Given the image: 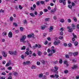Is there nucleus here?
<instances>
[{
  "instance_id": "f257e3e1",
  "label": "nucleus",
  "mask_w": 79,
  "mask_h": 79,
  "mask_svg": "<svg viewBox=\"0 0 79 79\" xmlns=\"http://www.w3.org/2000/svg\"><path fill=\"white\" fill-rule=\"evenodd\" d=\"M26 38V36L25 35H24L21 37V38L20 40V41L23 43H26V41L25 40Z\"/></svg>"
},
{
  "instance_id": "f03ea898",
  "label": "nucleus",
  "mask_w": 79,
  "mask_h": 79,
  "mask_svg": "<svg viewBox=\"0 0 79 79\" xmlns=\"http://www.w3.org/2000/svg\"><path fill=\"white\" fill-rule=\"evenodd\" d=\"M60 43V40H55L53 44L55 45H58Z\"/></svg>"
},
{
  "instance_id": "7ed1b4c3",
  "label": "nucleus",
  "mask_w": 79,
  "mask_h": 79,
  "mask_svg": "<svg viewBox=\"0 0 79 79\" xmlns=\"http://www.w3.org/2000/svg\"><path fill=\"white\" fill-rule=\"evenodd\" d=\"M27 51L25 52V57L27 56V55H29V48H27L26 49Z\"/></svg>"
},
{
  "instance_id": "20e7f679",
  "label": "nucleus",
  "mask_w": 79,
  "mask_h": 79,
  "mask_svg": "<svg viewBox=\"0 0 79 79\" xmlns=\"http://www.w3.org/2000/svg\"><path fill=\"white\" fill-rule=\"evenodd\" d=\"M54 46H52L51 48V50L50 52L52 53H55V50Z\"/></svg>"
},
{
  "instance_id": "39448f33",
  "label": "nucleus",
  "mask_w": 79,
  "mask_h": 79,
  "mask_svg": "<svg viewBox=\"0 0 79 79\" xmlns=\"http://www.w3.org/2000/svg\"><path fill=\"white\" fill-rule=\"evenodd\" d=\"M49 32H51L52 31H53V27L52 26H50L49 28Z\"/></svg>"
},
{
  "instance_id": "423d86ee",
  "label": "nucleus",
  "mask_w": 79,
  "mask_h": 79,
  "mask_svg": "<svg viewBox=\"0 0 79 79\" xmlns=\"http://www.w3.org/2000/svg\"><path fill=\"white\" fill-rule=\"evenodd\" d=\"M13 36V34H12V32L10 31L9 32L8 34V36L10 38H11L12 36Z\"/></svg>"
},
{
  "instance_id": "0eeeda50",
  "label": "nucleus",
  "mask_w": 79,
  "mask_h": 79,
  "mask_svg": "<svg viewBox=\"0 0 79 79\" xmlns=\"http://www.w3.org/2000/svg\"><path fill=\"white\" fill-rule=\"evenodd\" d=\"M34 36V34H29L27 35V37L28 38H31V37H33Z\"/></svg>"
},
{
  "instance_id": "6e6552de",
  "label": "nucleus",
  "mask_w": 79,
  "mask_h": 79,
  "mask_svg": "<svg viewBox=\"0 0 79 79\" xmlns=\"http://www.w3.org/2000/svg\"><path fill=\"white\" fill-rule=\"evenodd\" d=\"M73 37L72 39V41H74V40H75V38H76V35H74V33L73 34Z\"/></svg>"
},
{
  "instance_id": "1a4fd4ad",
  "label": "nucleus",
  "mask_w": 79,
  "mask_h": 79,
  "mask_svg": "<svg viewBox=\"0 0 79 79\" xmlns=\"http://www.w3.org/2000/svg\"><path fill=\"white\" fill-rule=\"evenodd\" d=\"M72 68L73 69H77V65H75L73 67H72Z\"/></svg>"
},
{
  "instance_id": "9d476101",
  "label": "nucleus",
  "mask_w": 79,
  "mask_h": 79,
  "mask_svg": "<svg viewBox=\"0 0 79 79\" xmlns=\"http://www.w3.org/2000/svg\"><path fill=\"white\" fill-rule=\"evenodd\" d=\"M78 54H79V53H78V52H75L73 53V55L74 56H77V55H78Z\"/></svg>"
},
{
  "instance_id": "9b49d317",
  "label": "nucleus",
  "mask_w": 79,
  "mask_h": 79,
  "mask_svg": "<svg viewBox=\"0 0 79 79\" xmlns=\"http://www.w3.org/2000/svg\"><path fill=\"white\" fill-rule=\"evenodd\" d=\"M71 27L72 28V29H74L75 28H76V26H75V25L73 23L72 24Z\"/></svg>"
},
{
  "instance_id": "f8f14e48",
  "label": "nucleus",
  "mask_w": 79,
  "mask_h": 79,
  "mask_svg": "<svg viewBox=\"0 0 79 79\" xmlns=\"http://www.w3.org/2000/svg\"><path fill=\"white\" fill-rule=\"evenodd\" d=\"M3 36L4 37H5L6 35L7 34V33L6 32H4L2 34Z\"/></svg>"
},
{
  "instance_id": "ddd939ff",
  "label": "nucleus",
  "mask_w": 79,
  "mask_h": 79,
  "mask_svg": "<svg viewBox=\"0 0 79 79\" xmlns=\"http://www.w3.org/2000/svg\"><path fill=\"white\" fill-rule=\"evenodd\" d=\"M2 55L4 57H6V56H7L6 53H5V52H3Z\"/></svg>"
},
{
  "instance_id": "4468645a",
  "label": "nucleus",
  "mask_w": 79,
  "mask_h": 79,
  "mask_svg": "<svg viewBox=\"0 0 79 79\" xmlns=\"http://www.w3.org/2000/svg\"><path fill=\"white\" fill-rule=\"evenodd\" d=\"M43 76V74L42 73H40L39 75V77L41 78Z\"/></svg>"
},
{
  "instance_id": "2eb2a0df",
  "label": "nucleus",
  "mask_w": 79,
  "mask_h": 79,
  "mask_svg": "<svg viewBox=\"0 0 79 79\" xmlns=\"http://www.w3.org/2000/svg\"><path fill=\"white\" fill-rule=\"evenodd\" d=\"M64 64H66V66H68L69 64H68V62L67 61H66V60L64 61Z\"/></svg>"
},
{
  "instance_id": "dca6fc26",
  "label": "nucleus",
  "mask_w": 79,
  "mask_h": 79,
  "mask_svg": "<svg viewBox=\"0 0 79 79\" xmlns=\"http://www.w3.org/2000/svg\"><path fill=\"white\" fill-rule=\"evenodd\" d=\"M26 49V46H23V47L21 48V50H25Z\"/></svg>"
},
{
  "instance_id": "f3484780",
  "label": "nucleus",
  "mask_w": 79,
  "mask_h": 79,
  "mask_svg": "<svg viewBox=\"0 0 79 79\" xmlns=\"http://www.w3.org/2000/svg\"><path fill=\"white\" fill-rule=\"evenodd\" d=\"M36 68H37L34 65H32L31 66V69H36Z\"/></svg>"
},
{
  "instance_id": "a211bd4d",
  "label": "nucleus",
  "mask_w": 79,
  "mask_h": 79,
  "mask_svg": "<svg viewBox=\"0 0 79 79\" xmlns=\"http://www.w3.org/2000/svg\"><path fill=\"white\" fill-rule=\"evenodd\" d=\"M10 21H13V18L12 17H10L9 19Z\"/></svg>"
},
{
  "instance_id": "6ab92c4d",
  "label": "nucleus",
  "mask_w": 79,
  "mask_h": 79,
  "mask_svg": "<svg viewBox=\"0 0 79 79\" xmlns=\"http://www.w3.org/2000/svg\"><path fill=\"white\" fill-rule=\"evenodd\" d=\"M46 27V26L45 25H44L41 27V29L42 30H44V29H45V28Z\"/></svg>"
},
{
  "instance_id": "aec40b11",
  "label": "nucleus",
  "mask_w": 79,
  "mask_h": 79,
  "mask_svg": "<svg viewBox=\"0 0 79 79\" xmlns=\"http://www.w3.org/2000/svg\"><path fill=\"white\" fill-rule=\"evenodd\" d=\"M37 54L39 56H40L42 54V52L40 51H38L37 52Z\"/></svg>"
},
{
  "instance_id": "412c9836",
  "label": "nucleus",
  "mask_w": 79,
  "mask_h": 79,
  "mask_svg": "<svg viewBox=\"0 0 79 79\" xmlns=\"http://www.w3.org/2000/svg\"><path fill=\"white\" fill-rule=\"evenodd\" d=\"M45 21H50V18H46L44 19Z\"/></svg>"
},
{
  "instance_id": "4be33fe9",
  "label": "nucleus",
  "mask_w": 79,
  "mask_h": 79,
  "mask_svg": "<svg viewBox=\"0 0 79 79\" xmlns=\"http://www.w3.org/2000/svg\"><path fill=\"white\" fill-rule=\"evenodd\" d=\"M50 13H52V14H54L55 13V12L53 10H50Z\"/></svg>"
},
{
  "instance_id": "5701e85b",
  "label": "nucleus",
  "mask_w": 79,
  "mask_h": 79,
  "mask_svg": "<svg viewBox=\"0 0 79 79\" xmlns=\"http://www.w3.org/2000/svg\"><path fill=\"white\" fill-rule=\"evenodd\" d=\"M54 70H58V67L57 66H54Z\"/></svg>"
},
{
  "instance_id": "b1692460",
  "label": "nucleus",
  "mask_w": 79,
  "mask_h": 79,
  "mask_svg": "<svg viewBox=\"0 0 79 79\" xmlns=\"http://www.w3.org/2000/svg\"><path fill=\"white\" fill-rule=\"evenodd\" d=\"M30 16H32V17H34V16H35V15H34V14L32 13H30Z\"/></svg>"
},
{
  "instance_id": "393cba45",
  "label": "nucleus",
  "mask_w": 79,
  "mask_h": 79,
  "mask_svg": "<svg viewBox=\"0 0 79 79\" xmlns=\"http://www.w3.org/2000/svg\"><path fill=\"white\" fill-rule=\"evenodd\" d=\"M58 70H54V73L56 74H58V71H57Z\"/></svg>"
},
{
  "instance_id": "a878e982",
  "label": "nucleus",
  "mask_w": 79,
  "mask_h": 79,
  "mask_svg": "<svg viewBox=\"0 0 79 79\" xmlns=\"http://www.w3.org/2000/svg\"><path fill=\"white\" fill-rule=\"evenodd\" d=\"M17 54L18 52H17V51H15L14 52H13V54H14V55H16Z\"/></svg>"
},
{
  "instance_id": "bb28decb",
  "label": "nucleus",
  "mask_w": 79,
  "mask_h": 79,
  "mask_svg": "<svg viewBox=\"0 0 79 79\" xmlns=\"http://www.w3.org/2000/svg\"><path fill=\"white\" fill-rule=\"evenodd\" d=\"M63 3L64 5H66V0H63Z\"/></svg>"
},
{
  "instance_id": "cd10ccee",
  "label": "nucleus",
  "mask_w": 79,
  "mask_h": 79,
  "mask_svg": "<svg viewBox=\"0 0 79 79\" xmlns=\"http://www.w3.org/2000/svg\"><path fill=\"white\" fill-rule=\"evenodd\" d=\"M60 21L61 23H64V19H61L60 20Z\"/></svg>"
},
{
  "instance_id": "c85d7f7f",
  "label": "nucleus",
  "mask_w": 79,
  "mask_h": 79,
  "mask_svg": "<svg viewBox=\"0 0 79 79\" xmlns=\"http://www.w3.org/2000/svg\"><path fill=\"white\" fill-rule=\"evenodd\" d=\"M68 7L70 9H71V8H72V6H71V5H68Z\"/></svg>"
},
{
  "instance_id": "c756f323",
  "label": "nucleus",
  "mask_w": 79,
  "mask_h": 79,
  "mask_svg": "<svg viewBox=\"0 0 79 79\" xmlns=\"http://www.w3.org/2000/svg\"><path fill=\"white\" fill-rule=\"evenodd\" d=\"M59 77V76L58 75L55 74L54 75V77H56V78H58Z\"/></svg>"
},
{
  "instance_id": "7c9ffc66",
  "label": "nucleus",
  "mask_w": 79,
  "mask_h": 79,
  "mask_svg": "<svg viewBox=\"0 0 79 79\" xmlns=\"http://www.w3.org/2000/svg\"><path fill=\"white\" fill-rule=\"evenodd\" d=\"M9 53L10 55H13V51H9Z\"/></svg>"
},
{
  "instance_id": "2f4dec72",
  "label": "nucleus",
  "mask_w": 79,
  "mask_h": 79,
  "mask_svg": "<svg viewBox=\"0 0 79 79\" xmlns=\"http://www.w3.org/2000/svg\"><path fill=\"white\" fill-rule=\"evenodd\" d=\"M67 21L68 23H70L71 22V19H68L67 20Z\"/></svg>"
},
{
  "instance_id": "473e14b6",
  "label": "nucleus",
  "mask_w": 79,
  "mask_h": 79,
  "mask_svg": "<svg viewBox=\"0 0 79 79\" xmlns=\"http://www.w3.org/2000/svg\"><path fill=\"white\" fill-rule=\"evenodd\" d=\"M73 21H74L75 22H76V21H77V19H76V17H73Z\"/></svg>"
},
{
  "instance_id": "72a5a7b5",
  "label": "nucleus",
  "mask_w": 79,
  "mask_h": 79,
  "mask_svg": "<svg viewBox=\"0 0 79 79\" xmlns=\"http://www.w3.org/2000/svg\"><path fill=\"white\" fill-rule=\"evenodd\" d=\"M72 46V44L71 43H69L68 44V47H71Z\"/></svg>"
},
{
  "instance_id": "f704fd0d",
  "label": "nucleus",
  "mask_w": 79,
  "mask_h": 79,
  "mask_svg": "<svg viewBox=\"0 0 79 79\" xmlns=\"http://www.w3.org/2000/svg\"><path fill=\"white\" fill-rule=\"evenodd\" d=\"M25 54H24V55H22L21 56V58H22V59H24V57H25Z\"/></svg>"
},
{
  "instance_id": "c9c22d12",
  "label": "nucleus",
  "mask_w": 79,
  "mask_h": 79,
  "mask_svg": "<svg viewBox=\"0 0 79 79\" xmlns=\"http://www.w3.org/2000/svg\"><path fill=\"white\" fill-rule=\"evenodd\" d=\"M14 76H17L18 75V73H17V72H15L14 73Z\"/></svg>"
},
{
  "instance_id": "e433bc0d",
  "label": "nucleus",
  "mask_w": 79,
  "mask_h": 79,
  "mask_svg": "<svg viewBox=\"0 0 79 79\" xmlns=\"http://www.w3.org/2000/svg\"><path fill=\"white\" fill-rule=\"evenodd\" d=\"M30 63V61H26V64L27 65V64H29Z\"/></svg>"
},
{
  "instance_id": "4c0bfd02",
  "label": "nucleus",
  "mask_w": 79,
  "mask_h": 79,
  "mask_svg": "<svg viewBox=\"0 0 79 79\" xmlns=\"http://www.w3.org/2000/svg\"><path fill=\"white\" fill-rule=\"evenodd\" d=\"M69 32H73V29L72 28H70L69 30Z\"/></svg>"
},
{
  "instance_id": "58836bf2",
  "label": "nucleus",
  "mask_w": 79,
  "mask_h": 79,
  "mask_svg": "<svg viewBox=\"0 0 79 79\" xmlns=\"http://www.w3.org/2000/svg\"><path fill=\"white\" fill-rule=\"evenodd\" d=\"M59 39H60L61 40H62V39H63V36H59Z\"/></svg>"
},
{
  "instance_id": "ea45409f",
  "label": "nucleus",
  "mask_w": 79,
  "mask_h": 79,
  "mask_svg": "<svg viewBox=\"0 0 79 79\" xmlns=\"http://www.w3.org/2000/svg\"><path fill=\"white\" fill-rule=\"evenodd\" d=\"M13 25L14 26H15V27H16L18 26V24H17V23H14Z\"/></svg>"
},
{
  "instance_id": "a19ab883",
  "label": "nucleus",
  "mask_w": 79,
  "mask_h": 79,
  "mask_svg": "<svg viewBox=\"0 0 79 79\" xmlns=\"http://www.w3.org/2000/svg\"><path fill=\"white\" fill-rule=\"evenodd\" d=\"M77 45H78V43L77 42H75L74 44V45L75 46H77Z\"/></svg>"
},
{
  "instance_id": "79ce46f5",
  "label": "nucleus",
  "mask_w": 79,
  "mask_h": 79,
  "mask_svg": "<svg viewBox=\"0 0 79 79\" xmlns=\"http://www.w3.org/2000/svg\"><path fill=\"white\" fill-rule=\"evenodd\" d=\"M20 31H21L22 32H23V28L22 27H20Z\"/></svg>"
},
{
  "instance_id": "37998d69",
  "label": "nucleus",
  "mask_w": 79,
  "mask_h": 79,
  "mask_svg": "<svg viewBox=\"0 0 79 79\" xmlns=\"http://www.w3.org/2000/svg\"><path fill=\"white\" fill-rule=\"evenodd\" d=\"M60 35H63V32H62V31H61L60 33Z\"/></svg>"
},
{
  "instance_id": "c03bdc74",
  "label": "nucleus",
  "mask_w": 79,
  "mask_h": 79,
  "mask_svg": "<svg viewBox=\"0 0 79 79\" xmlns=\"http://www.w3.org/2000/svg\"><path fill=\"white\" fill-rule=\"evenodd\" d=\"M40 3L42 5H44V3H45V1H42L40 2Z\"/></svg>"
},
{
  "instance_id": "a18cd8bd",
  "label": "nucleus",
  "mask_w": 79,
  "mask_h": 79,
  "mask_svg": "<svg viewBox=\"0 0 79 79\" xmlns=\"http://www.w3.org/2000/svg\"><path fill=\"white\" fill-rule=\"evenodd\" d=\"M63 63V60H62L60 59L59 60V63L60 64H61Z\"/></svg>"
},
{
  "instance_id": "49530a36",
  "label": "nucleus",
  "mask_w": 79,
  "mask_h": 79,
  "mask_svg": "<svg viewBox=\"0 0 79 79\" xmlns=\"http://www.w3.org/2000/svg\"><path fill=\"white\" fill-rule=\"evenodd\" d=\"M68 71L67 70H66L64 71V73L65 74H67L68 73Z\"/></svg>"
},
{
  "instance_id": "de8ad7c7",
  "label": "nucleus",
  "mask_w": 79,
  "mask_h": 79,
  "mask_svg": "<svg viewBox=\"0 0 79 79\" xmlns=\"http://www.w3.org/2000/svg\"><path fill=\"white\" fill-rule=\"evenodd\" d=\"M19 32V30H18L15 31V34H17V33H18Z\"/></svg>"
},
{
  "instance_id": "09e8293b",
  "label": "nucleus",
  "mask_w": 79,
  "mask_h": 79,
  "mask_svg": "<svg viewBox=\"0 0 79 79\" xmlns=\"http://www.w3.org/2000/svg\"><path fill=\"white\" fill-rule=\"evenodd\" d=\"M53 56V54H52V53H49L48 55V56Z\"/></svg>"
},
{
  "instance_id": "8fccbe9b",
  "label": "nucleus",
  "mask_w": 79,
  "mask_h": 79,
  "mask_svg": "<svg viewBox=\"0 0 79 79\" xmlns=\"http://www.w3.org/2000/svg\"><path fill=\"white\" fill-rule=\"evenodd\" d=\"M41 62H42V63L43 64H45V61H44V60H42L41 61Z\"/></svg>"
},
{
  "instance_id": "3c124183",
  "label": "nucleus",
  "mask_w": 79,
  "mask_h": 79,
  "mask_svg": "<svg viewBox=\"0 0 79 79\" xmlns=\"http://www.w3.org/2000/svg\"><path fill=\"white\" fill-rule=\"evenodd\" d=\"M69 56H72L73 55V53L71 52H69Z\"/></svg>"
},
{
  "instance_id": "603ef678",
  "label": "nucleus",
  "mask_w": 79,
  "mask_h": 79,
  "mask_svg": "<svg viewBox=\"0 0 79 79\" xmlns=\"http://www.w3.org/2000/svg\"><path fill=\"white\" fill-rule=\"evenodd\" d=\"M19 8L20 10H21V9H22L23 8V7L20 5L19 6Z\"/></svg>"
},
{
  "instance_id": "864d4df0",
  "label": "nucleus",
  "mask_w": 79,
  "mask_h": 79,
  "mask_svg": "<svg viewBox=\"0 0 79 79\" xmlns=\"http://www.w3.org/2000/svg\"><path fill=\"white\" fill-rule=\"evenodd\" d=\"M37 65H40V63L39 61H37L36 63Z\"/></svg>"
},
{
  "instance_id": "5fc2aeb1",
  "label": "nucleus",
  "mask_w": 79,
  "mask_h": 79,
  "mask_svg": "<svg viewBox=\"0 0 79 79\" xmlns=\"http://www.w3.org/2000/svg\"><path fill=\"white\" fill-rule=\"evenodd\" d=\"M12 69V67H9L8 68V70H11Z\"/></svg>"
},
{
  "instance_id": "6e6d98bb",
  "label": "nucleus",
  "mask_w": 79,
  "mask_h": 79,
  "mask_svg": "<svg viewBox=\"0 0 79 79\" xmlns=\"http://www.w3.org/2000/svg\"><path fill=\"white\" fill-rule=\"evenodd\" d=\"M0 12H1V13H4L5 12V10H3L2 9H1L0 10Z\"/></svg>"
},
{
  "instance_id": "4d7b16f0",
  "label": "nucleus",
  "mask_w": 79,
  "mask_h": 79,
  "mask_svg": "<svg viewBox=\"0 0 79 79\" xmlns=\"http://www.w3.org/2000/svg\"><path fill=\"white\" fill-rule=\"evenodd\" d=\"M72 5L73 6H75V3L74 2H72Z\"/></svg>"
},
{
  "instance_id": "13d9d810",
  "label": "nucleus",
  "mask_w": 79,
  "mask_h": 79,
  "mask_svg": "<svg viewBox=\"0 0 79 79\" xmlns=\"http://www.w3.org/2000/svg\"><path fill=\"white\" fill-rule=\"evenodd\" d=\"M65 57L66 58H69V55H65Z\"/></svg>"
},
{
  "instance_id": "bf43d9fd",
  "label": "nucleus",
  "mask_w": 79,
  "mask_h": 79,
  "mask_svg": "<svg viewBox=\"0 0 79 79\" xmlns=\"http://www.w3.org/2000/svg\"><path fill=\"white\" fill-rule=\"evenodd\" d=\"M53 18L55 20H56V16H54Z\"/></svg>"
},
{
  "instance_id": "052dcab7",
  "label": "nucleus",
  "mask_w": 79,
  "mask_h": 79,
  "mask_svg": "<svg viewBox=\"0 0 79 79\" xmlns=\"http://www.w3.org/2000/svg\"><path fill=\"white\" fill-rule=\"evenodd\" d=\"M0 79H5V77H2Z\"/></svg>"
},
{
  "instance_id": "680f3d73",
  "label": "nucleus",
  "mask_w": 79,
  "mask_h": 79,
  "mask_svg": "<svg viewBox=\"0 0 79 79\" xmlns=\"http://www.w3.org/2000/svg\"><path fill=\"white\" fill-rule=\"evenodd\" d=\"M23 23L24 24H27V21H26V20H24Z\"/></svg>"
},
{
  "instance_id": "e2e57ef3",
  "label": "nucleus",
  "mask_w": 79,
  "mask_h": 79,
  "mask_svg": "<svg viewBox=\"0 0 79 79\" xmlns=\"http://www.w3.org/2000/svg\"><path fill=\"white\" fill-rule=\"evenodd\" d=\"M5 68H1L0 69V70L2 71V70H5Z\"/></svg>"
},
{
  "instance_id": "0e129e2a",
  "label": "nucleus",
  "mask_w": 79,
  "mask_h": 79,
  "mask_svg": "<svg viewBox=\"0 0 79 79\" xmlns=\"http://www.w3.org/2000/svg\"><path fill=\"white\" fill-rule=\"evenodd\" d=\"M10 65V63H7L6 64V66L7 67V66H9Z\"/></svg>"
},
{
  "instance_id": "69168bd1",
  "label": "nucleus",
  "mask_w": 79,
  "mask_h": 79,
  "mask_svg": "<svg viewBox=\"0 0 79 79\" xmlns=\"http://www.w3.org/2000/svg\"><path fill=\"white\" fill-rule=\"evenodd\" d=\"M48 44V41H46L44 42L45 45H47Z\"/></svg>"
},
{
  "instance_id": "338daca9",
  "label": "nucleus",
  "mask_w": 79,
  "mask_h": 79,
  "mask_svg": "<svg viewBox=\"0 0 79 79\" xmlns=\"http://www.w3.org/2000/svg\"><path fill=\"white\" fill-rule=\"evenodd\" d=\"M38 48H40L41 47V45H40V44H38Z\"/></svg>"
},
{
  "instance_id": "774afa93",
  "label": "nucleus",
  "mask_w": 79,
  "mask_h": 79,
  "mask_svg": "<svg viewBox=\"0 0 79 79\" xmlns=\"http://www.w3.org/2000/svg\"><path fill=\"white\" fill-rule=\"evenodd\" d=\"M76 79H79V75H77L76 76Z\"/></svg>"
}]
</instances>
